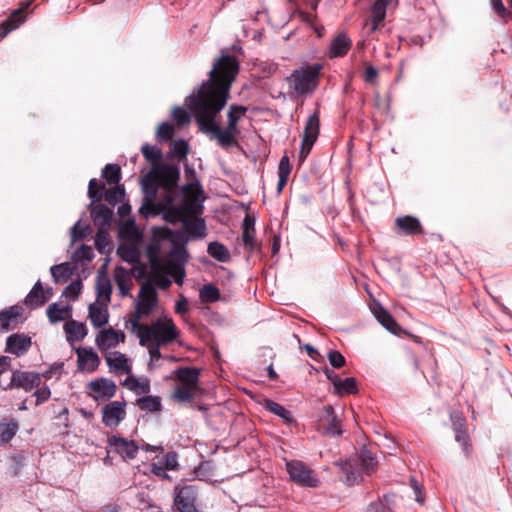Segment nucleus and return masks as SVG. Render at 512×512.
Returning <instances> with one entry per match:
<instances>
[{
	"label": "nucleus",
	"instance_id": "nucleus-38",
	"mask_svg": "<svg viewBox=\"0 0 512 512\" xmlns=\"http://www.w3.org/2000/svg\"><path fill=\"white\" fill-rule=\"evenodd\" d=\"M162 214L167 222L175 224L179 221H184L187 217V208L170 204L166 206Z\"/></svg>",
	"mask_w": 512,
	"mask_h": 512
},
{
	"label": "nucleus",
	"instance_id": "nucleus-43",
	"mask_svg": "<svg viewBox=\"0 0 512 512\" xmlns=\"http://www.w3.org/2000/svg\"><path fill=\"white\" fill-rule=\"evenodd\" d=\"M50 272L55 283L66 282L72 274L70 265L66 262L52 266Z\"/></svg>",
	"mask_w": 512,
	"mask_h": 512
},
{
	"label": "nucleus",
	"instance_id": "nucleus-2",
	"mask_svg": "<svg viewBox=\"0 0 512 512\" xmlns=\"http://www.w3.org/2000/svg\"><path fill=\"white\" fill-rule=\"evenodd\" d=\"M239 72V62L232 55H222L214 63L209 79L201 85L191 98H213L229 95L233 81Z\"/></svg>",
	"mask_w": 512,
	"mask_h": 512
},
{
	"label": "nucleus",
	"instance_id": "nucleus-35",
	"mask_svg": "<svg viewBox=\"0 0 512 512\" xmlns=\"http://www.w3.org/2000/svg\"><path fill=\"white\" fill-rule=\"evenodd\" d=\"M356 465L358 463L361 466L362 471H364L367 475H371L376 471L377 461L375 459L374 454L367 450L363 449L357 460L354 461Z\"/></svg>",
	"mask_w": 512,
	"mask_h": 512
},
{
	"label": "nucleus",
	"instance_id": "nucleus-52",
	"mask_svg": "<svg viewBox=\"0 0 512 512\" xmlns=\"http://www.w3.org/2000/svg\"><path fill=\"white\" fill-rule=\"evenodd\" d=\"M342 471L345 474V482L347 485H354L359 481L360 473L354 468L352 461H347L342 465Z\"/></svg>",
	"mask_w": 512,
	"mask_h": 512
},
{
	"label": "nucleus",
	"instance_id": "nucleus-41",
	"mask_svg": "<svg viewBox=\"0 0 512 512\" xmlns=\"http://www.w3.org/2000/svg\"><path fill=\"white\" fill-rule=\"evenodd\" d=\"M136 405L143 411L157 412L162 409L161 398L158 396H145L136 401Z\"/></svg>",
	"mask_w": 512,
	"mask_h": 512
},
{
	"label": "nucleus",
	"instance_id": "nucleus-61",
	"mask_svg": "<svg viewBox=\"0 0 512 512\" xmlns=\"http://www.w3.org/2000/svg\"><path fill=\"white\" fill-rule=\"evenodd\" d=\"M328 360L333 368L339 369L346 364L344 356L337 350H330L328 353Z\"/></svg>",
	"mask_w": 512,
	"mask_h": 512
},
{
	"label": "nucleus",
	"instance_id": "nucleus-13",
	"mask_svg": "<svg viewBox=\"0 0 512 512\" xmlns=\"http://www.w3.org/2000/svg\"><path fill=\"white\" fill-rule=\"evenodd\" d=\"M157 304L158 293L155 287L150 281L144 282L140 287L136 307L139 308L142 313H146L149 316Z\"/></svg>",
	"mask_w": 512,
	"mask_h": 512
},
{
	"label": "nucleus",
	"instance_id": "nucleus-23",
	"mask_svg": "<svg viewBox=\"0 0 512 512\" xmlns=\"http://www.w3.org/2000/svg\"><path fill=\"white\" fill-rule=\"evenodd\" d=\"M351 46L352 41L350 40V38L346 34L340 33L331 41L329 57H343L351 49Z\"/></svg>",
	"mask_w": 512,
	"mask_h": 512
},
{
	"label": "nucleus",
	"instance_id": "nucleus-44",
	"mask_svg": "<svg viewBox=\"0 0 512 512\" xmlns=\"http://www.w3.org/2000/svg\"><path fill=\"white\" fill-rule=\"evenodd\" d=\"M208 254L220 262H227L230 259L228 249L219 242H212L208 245Z\"/></svg>",
	"mask_w": 512,
	"mask_h": 512
},
{
	"label": "nucleus",
	"instance_id": "nucleus-19",
	"mask_svg": "<svg viewBox=\"0 0 512 512\" xmlns=\"http://www.w3.org/2000/svg\"><path fill=\"white\" fill-rule=\"evenodd\" d=\"M31 338L24 334H12L6 340V351L20 356L26 353L31 347Z\"/></svg>",
	"mask_w": 512,
	"mask_h": 512
},
{
	"label": "nucleus",
	"instance_id": "nucleus-12",
	"mask_svg": "<svg viewBox=\"0 0 512 512\" xmlns=\"http://www.w3.org/2000/svg\"><path fill=\"white\" fill-rule=\"evenodd\" d=\"M398 0H376L371 7L370 17L365 26L369 29V33H373L380 27H383V21L386 17V10L390 7H395Z\"/></svg>",
	"mask_w": 512,
	"mask_h": 512
},
{
	"label": "nucleus",
	"instance_id": "nucleus-57",
	"mask_svg": "<svg viewBox=\"0 0 512 512\" xmlns=\"http://www.w3.org/2000/svg\"><path fill=\"white\" fill-rule=\"evenodd\" d=\"M170 258L175 264H183L187 261L188 254L184 246H175L170 252Z\"/></svg>",
	"mask_w": 512,
	"mask_h": 512
},
{
	"label": "nucleus",
	"instance_id": "nucleus-46",
	"mask_svg": "<svg viewBox=\"0 0 512 512\" xmlns=\"http://www.w3.org/2000/svg\"><path fill=\"white\" fill-rule=\"evenodd\" d=\"M125 197V189L123 185H118L115 188H111L104 191L103 198L112 206L122 202Z\"/></svg>",
	"mask_w": 512,
	"mask_h": 512
},
{
	"label": "nucleus",
	"instance_id": "nucleus-9",
	"mask_svg": "<svg viewBox=\"0 0 512 512\" xmlns=\"http://www.w3.org/2000/svg\"><path fill=\"white\" fill-rule=\"evenodd\" d=\"M320 131V116L319 111L316 110L307 119L304 127L301 149L299 152V161L302 163L310 154L314 143L316 142Z\"/></svg>",
	"mask_w": 512,
	"mask_h": 512
},
{
	"label": "nucleus",
	"instance_id": "nucleus-64",
	"mask_svg": "<svg viewBox=\"0 0 512 512\" xmlns=\"http://www.w3.org/2000/svg\"><path fill=\"white\" fill-rule=\"evenodd\" d=\"M163 465L167 470H177L179 467L177 453L168 452L164 457Z\"/></svg>",
	"mask_w": 512,
	"mask_h": 512
},
{
	"label": "nucleus",
	"instance_id": "nucleus-34",
	"mask_svg": "<svg viewBox=\"0 0 512 512\" xmlns=\"http://www.w3.org/2000/svg\"><path fill=\"white\" fill-rule=\"evenodd\" d=\"M97 299H103L104 303L111 300L112 286L110 279L102 272H99L96 283Z\"/></svg>",
	"mask_w": 512,
	"mask_h": 512
},
{
	"label": "nucleus",
	"instance_id": "nucleus-16",
	"mask_svg": "<svg viewBox=\"0 0 512 512\" xmlns=\"http://www.w3.org/2000/svg\"><path fill=\"white\" fill-rule=\"evenodd\" d=\"M76 354L79 371L91 373L98 368L100 358L91 347H79Z\"/></svg>",
	"mask_w": 512,
	"mask_h": 512
},
{
	"label": "nucleus",
	"instance_id": "nucleus-8",
	"mask_svg": "<svg viewBox=\"0 0 512 512\" xmlns=\"http://www.w3.org/2000/svg\"><path fill=\"white\" fill-rule=\"evenodd\" d=\"M198 493L193 485L174 488L173 508L176 512H201L198 508Z\"/></svg>",
	"mask_w": 512,
	"mask_h": 512
},
{
	"label": "nucleus",
	"instance_id": "nucleus-51",
	"mask_svg": "<svg viewBox=\"0 0 512 512\" xmlns=\"http://www.w3.org/2000/svg\"><path fill=\"white\" fill-rule=\"evenodd\" d=\"M146 313H142L139 308L135 306L134 312L130 313L127 323L131 325V331L137 333V337L142 333V327L146 324H141L140 321L143 317H147Z\"/></svg>",
	"mask_w": 512,
	"mask_h": 512
},
{
	"label": "nucleus",
	"instance_id": "nucleus-24",
	"mask_svg": "<svg viewBox=\"0 0 512 512\" xmlns=\"http://www.w3.org/2000/svg\"><path fill=\"white\" fill-rule=\"evenodd\" d=\"M374 315L378 322L392 334L400 335L403 332L402 327L396 322L393 316L383 307L379 306L377 309H375Z\"/></svg>",
	"mask_w": 512,
	"mask_h": 512
},
{
	"label": "nucleus",
	"instance_id": "nucleus-28",
	"mask_svg": "<svg viewBox=\"0 0 512 512\" xmlns=\"http://www.w3.org/2000/svg\"><path fill=\"white\" fill-rule=\"evenodd\" d=\"M64 331L67 341L70 343L74 340L82 341L87 335L86 325L75 320L67 321L64 325Z\"/></svg>",
	"mask_w": 512,
	"mask_h": 512
},
{
	"label": "nucleus",
	"instance_id": "nucleus-60",
	"mask_svg": "<svg viewBox=\"0 0 512 512\" xmlns=\"http://www.w3.org/2000/svg\"><path fill=\"white\" fill-rule=\"evenodd\" d=\"M109 234L107 228H98L95 236V245L100 252H103L108 245Z\"/></svg>",
	"mask_w": 512,
	"mask_h": 512
},
{
	"label": "nucleus",
	"instance_id": "nucleus-54",
	"mask_svg": "<svg viewBox=\"0 0 512 512\" xmlns=\"http://www.w3.org/2000/svg\"><path fill=\"white\" fill-rule=\"evenodd\" d=\"M366 512H392L390 497L384 496L383 500L371 503Z\"/></svg>",
	"mask_w": 512,
	"mask_h": 512
},
{
	"label": "nucleus",
	"instance_id": "nucleus-37",
	"mask_svg": "<svg viewBox=\"0 0 512 512\" xmlns=\"http://www.w3.org/2000/svg\"><path fill=\"white\" fill-rule=\"evenodd\" d=\"M115 282L120 290V293L123 297L130 295V290L132 288V280L127 274V271L123 267H117L115 270Z\"/></svg>",
	"mask_w": 512,
	"mask_h": 512
},
{
	"label": "nucleus",
	"instance_id": "nucleus-63",
	"mask_svg": "<svg viewBox=\"0 0 512 512\" xmlns=\"http://www.w3.org/2000/svg\"><path fill=\"white\" fill-rule=\"evenodd\" d=\"M172 117L178 125H185L190 122V116L182 107H175L172 111Z\"/></svg>",
	"mask_w": 512,
	"mask_h": 512
},
{
	"label": "nucleus",
	"instance_id": "nucleus-5",
	"mask_svg": "<svg viewBox=\"0 0 512 512\" xmlns=\"http://www.w3.org/2000/svg\"><path fill=\"white\" fill-rule=\"evenodd\" d=\"M147 178H153L164 191L167 203H174L177 196L178 182L180 180V169L176 165L162 164L159 167H151Z\"/></svg>",
	"mask_w": 512,
	"mask_h": 512
},
{
	"label": "nucleus",
	"instance_id": "nucleus-29",
	"mask_svg": "<svg viewBox=\"0 0 512 512\" xmlns=\"http://www.w3.org/2000/svg\"><path fill=\"white\" fill-rule=\"evenodd\" d=\"M46 313L51 323H58L71 318L72 308L70 305L60 306L58 303H52L48 306Z\"/></svg>",
	"mask_w": 512,
	"mask_h": 512
},
{
	"label": "nucleus",
	"instance_id": "nucleus-53",
	"mask_svg": "<svg viewBox=\"0 0 512 512\" xmlns=\"http://www.w3.org/2000/svg\"><path fill=\"white\" fill-rule=\"evenodd\" d=\"M91 232L89 225H81L80 221L71 228V240L73 242L86 238Z\"/></svg>",
	"mask_w": 512,
	"mask_h": 512
},
{
	"label": "nucleus",
	"instance_id": "nucleus-39",
	"mask_svg": "<svg viewBox=\"0 0 512 512\" xmlns=\"http://www.w3.org/2000/svg\"><path fill=\"white\" fill-rule=\"evenodd\" d=\"M141 152L144 158L151 163V167H159L162 163L163 154L161 149L151 146L149 144H145L141 148Z\"/></svg>",
	"mask_w": 512,
	"mask_h": 512
},
{
	"label": "nucleus",
	"instance_id": "nucleus-14",
	"mask_svg": "<svg viewBox=\"0 0 512 512\" xmlns=\"http://www.w3.org/2000/svg\"><path fill=\"white\" fill-rule=\"evenodd\" d=\"M40 381V376L37 373L16 370L12 373L10 382L2 388L4 390L22 388L25 391H31L34 387L39 386Z\"/></svg>",
	"mask_w": 512,
	"mask_h": 512
},
{
	"label": "nucleus",
	"instance_id": "nucleus-17",
	"mask_svg": "<svg viewBox=\"0 0 512 512\" xmlns=\"http://www.w3.org/2000/svg\"><path fill=\"white\" fill-rule=\"evenodd\" d=\"M108 443L123 459H134L139 450V447L134 440H127L116 435L109 437Z\"/></svg>",
	"mask_w": 512,
	"mask_h": 512
},
{
	"label": "nucleus",
	"instance_id": "nucleus-48",
	"mask_svg": "<svg viewBox=\"0 0 512 512\" xmlns=\"http://www.w3.org/2000/svg\"><path fill=\"white\" fill-rule=\"evenodd\" d=\"M118 256L128 263H135L138 261L139 253L134 246L120 245L117 249Z\"/></svg>",
	"mask_w": 512,
	"mask_h": 512
},
{
	"label": "nucleus",
	"instance_id": "nucleus-6",
	"mask_svg": "<svg viewBox=\"0 0 512 512\" xmlns=\"http://www.w3.org/2000/svg\"><path fill=\"white\" fill-rule=\"evenodd\" d=\"M321 70L322 66L320 64L307 65L294 70L287 77L289 88L298 96L312 93L319 84Z\"/></svg>",
	"mask_w": 512,
	"mask_h": 512
},
{
	"label": "nucleus",
	"instance_id": "nucleus-30",
	"mask_svg": "<svg viewBox=\"0 0 512 512\" xmlns=\"http://www.w3.org/2000/svg\"><path fill=\"white\" fill-rule=\"evenodd\" d=\"M158 252V247L151 246L148 249V258L152 275L170 273L171 267L169 266V261L165 263L161 258L158 257Z\"/></svg>",
	"mask_w": 512,
	"mask_h": 512
},
{
	"label": "nucleus",
	"instance_id": "nucleus-32",
	"mask_svg": "<svg viewBox=\"0 0 512 512\" xmlns=\"http://www.w3.org/2000/svg\"><path fill=\"white\" fill-rule=\"evenodd\" d=\"M264 407L270 413H273V414L279 416L285 424H287V425L296 424V421L293 418L291 412L288 411L285 407H283L279 403H277L273 400L267 399L264 403Z\"/></svg>",
	"mask_w": 512,
	"mask_h": 512
},
{
	"label": "nucleus",
	"instance_id": "nucleus-26",
	"mask_svg": "<svg viewBox=\"0 0 512 512\" xmlns=\"http://www.w3.org/2000/svg\"><path fill=\"white\" fill-rule=\"evenodd\" d=\"M47 302V297L44 296V287L41 281H37L28 295L26 296L24 303L30 309H36L43 306Z\"/></svg>",
	"mask_w": 512,
	"mask_h": 512
},
{
	"label": "nucleus",
	"instance_id": "nucleus-62",
	"mask_svg": "<svg viewBox=\"0 0 512 512\" xmlns=\"http://www.w3.org/2000/svg\"><path fill=\"white\" fill-rule=\"evenodd\" d=\"M345 392L346 394H355L357 393V382L354 378H346L345 380H341V384L339 386L338 394Z\"/></svg>",
	"mask_w": 512,
	"mask_h": 512
},
{
	"label": "nucleus",
	"instance_id": "nucleus-33",
	"mask_svg": "<svg viewBox=\"0 0 512 512\" xmlns=\"http://www.w3.org/2000/svg\"><path fill=\"white\" fill-rule=\"evenodd\" d=\"M117 331L113 328L101 331L96 337V344L100 349L115 348L119 343Z\"/></svg>",
	"mask_w": 512,
	"mask_h": 512
},
{
	"label": "nucleus",
	"instance_id": "nucleus-20",
	"mask_svg": "<svg viewBox=\"0 0 512 512\" xmlns=\"http://www.w3.org/2000/svg\"><path fill=\"white\" fill-rule=\"evenodd\" d=\"M107 304L98 301L90 304L88 317L95 328H100L108 323Z\"/></svg>",
	"mask_w": 512,
	"mask_h": 512
},
{
	"label": "nucleus",
	"instance_id": "nucleus-55",
	"mask_svg": "<svg viewBox=\"0 0 512 512\" xmlns=\"http://www.w3.org/2000/svg\"><path fill=\"white\" fill-rule=\"evenodd\" d=\"M17 424L8 423L0 425V441L8 443L16 434Z\"/></svg>",
	"mask_w": 512,
	"mask_h": 512
},
{
	"label": "nucleus",
	"instance_id": "nucleus-7",
	"mask_svg": "<svg viewBox=\"0 0 512 512\" xmlns=\"http://www.w3.org/2000/svg\"><path fill=\"white\" fill-rule=\"evenodd\" d=\"M286 470L290 479L300 486L316 488L320 484L315 471L300 460L287 461Z\"/></svg>",
	"mask_w": 512,
	"mask_h": 512
},
{
	"label": "nucleus",
	"instance_id": "nucleus-56",
	"mask_svg": "<svg viewBox=\"0 0 512 512\" xmlns=\"http://www.w3.org/2000/svg\"><path fill=\"white\" fill-rule=\"evenodd\" d=\"M188 152H189L188 144L185 140L179 139V140L174 141V143L172 145L171 153L175 157L179 158L180 160L184 159V158H186Z\"/></svg>",
	"mask_w": 512,
	"mask_h": 512
},
{
	"label": "nucleus",
	"instance_id": "nucleus-11",
	"mask_svg": "<svg viewBox=\"0 0 512 512\" xmlns=\"http://www.w3.org/2000/svg\"><path fill=\"white\" fill-rule=\"evenodd\" d=\"M87 394L95 401H106L113 398L117 391V386L113 380L101 377L90 381L87 384Z\"/></svg>",
	"mask_w": 512,
	"mask_h": 512
},
{
	"label": "nucleus",
	"instance_id": "nucleus-10",
	"mask_svg": "<svg viewBox=\"0 0 512 512\" xmlns=\"http://www.w3.org/2000/svg\"><path fill=\"white\" fill-rule=\"evenodd\" d=\"M317 430L326 436H340L342 434L341 421L331 405L323 406L319 411Z\"/></svg>",
	"mask_w": 512,
	"mask_h": 512
},
{
	"label": "nucleus",
	"instance_id": "nucleus-31",
	"mask_svg": "<svg viewBox=\"0 0 512 512\" xmlns=\"http://www.w3.org/2000/svg\"><path fill=\"white\" fill-rule=\"evenodd\" d=\"M25 8L15 10L3 23L0 25V36L5 37L8 33L18 28L24 21Z\"/></svg>",
	"mask_w": 512,
	"mask_h": 512
},
{
	"label": "nucleus",
	"instance_id": "nucleus-59",
	"mask_svg": "<svg viewBox=\"0 0 512 512\" xmlns=\"http://www.w3.org/2000/svg\"><path fill=\"white\" fill-rule=\"evenodd\" d=\"M202 202L203 200H185V204L182 207L187 208V217L201 213L203 209Z\"/></svg>",
	"mask_w": 512,
	"mask_h": 512
},
{
	"label": "nucleus",
	"instance_id": "nucleus-21",
	"mask_svg": "<svg viewBox=\"0 0 512 512\" xmlns=\"http://www.w3.org/2000/svg\"><path fill=\"white\" fill-rule=\"evenodd\" d=\"M242 242L244 246L252 253L258 244L255 240V219L246 215L242 224Z\"/></svg>",
	"mask_w": 512,
	"mask_h": 512
},
{
	"label": "nucleus",
	"instance_id": "nucleus-27",
	"mask_svg": "<svg viewBox=\"0 0 512 512\" xmlns=\"http://www.w3.org/2000/svg\"><path fill=\"white\" fill-rule=\"evenodd\" d=\"M23 314V308L20 306H11L0 312V330L8 331L13 328L12 323H16L17 318Z\"/></svg>",
	"mask_w": 512,
	"mask_h": 512
},
{
	"label": "nucleus",
	"instance_id": "nucleus-42",
	"mask_svg": "<svg viewBox=\"0 0 512 512\" xmlns=\"http://www.w3.org/2000/svg\"><path fill=\"white\" fill-rule=\"evenodd\" d=\"M142 190L144 193L143 199L156 200L158 191L161 188L153 178H147V174L141 179Z\"/></svg>",
	"mask_w": 512,
	"mask_h": 512
},
{
	"label": "nucleus",
	"instance_id": "nucleus-4",
	"mask_svg": "<svg viewBox=\"0 0 512 512\" xmlns=\"http://www.w3.org/2000/svg\"><path fill=\"white\" fill-rule=\"evenodd\" d=\"M179 335L180 332L171 318L157 319L151 325L142 327L139 343L140 345H148V343L153 342L158 345H167L176 341Z\"/></svg>",
	"mask_w": 512,
	"mask_h": 512
},
{
	"label": "nucleus",
	"instance_id": "nucleus-36",
	"mask_svg": "<svg viewBox=\"0 0 512 512\" xmlns=\"http://www.w3.org/2000/svg\"><path fill=\"white\" fill-rule=\"evenodd\" d=\"M185 231L192 237L200 238L205 235V222L203 219L186 217L183 221Z\"/></svg>",
	"mask_w": 512,
	"mask_h": 512
},
{
	"label": "nucleus",
	"instance_id": "nucleus-50",
	"mask_svg": "<svg viewBox=\"0 0 512 512\" xmlns=\"http://www.w3.org/2000/svg\"><path fill=\"white\" fill-rule=\"evenodd\" d=\"M105 184L98 182L97 179H91L88 185V197L92 202H99L103 198Z\"/></svg>",
	"mask_w": 512,
	"mask_h": 512
},
{
	"label": "nucleus",
	"instance_id": "nucleus-47",
	"mask_svg": "<svg viewBox=\"0 0 512 512\" xmlns=\"http://www.w3.org/2000/svg\"><path fill=\"white\" fill-rule=\"evenodd\" d=\"M102 176L106 179L108 184L117 185L121 180V168L117 164H107L102 170Z\"/></svg>",
	"mask_w": 512,
	"mask_h": 512
},
{
	"label": "nucleus",
	"instance_id": "nucleus-25",
	"mask_svg": "<svg viewBox=\"0 0 512 512\" xmlns=\"http://www.w3.org/2000/svg\"><path fill=\"white\" fill-rule=\"evenodd\" d=\"M170 204L171 203L166 202L165 196H163L162 200L159 202H156V200L143 199L139 213L146 219L149 217L158 216L162 214L166 206Z\"/></svg>",
	"mask_w": 512,
	"mask_h": 512
},
{
	"label": "nucleus",
	"instance_id": "nucleus-45",
	"mask_svg": "<svg viewBox=\"0 0 512 512\" xmlns=\"http://www.w3.org/2000/svg\"><path fill=\"white\" fill-rule=\"evenodd\" d=\"M182 193L185 200L195 199L204 201L205 199L203 189L198 181L185 184L182 187Z\"/></svg>",
	"mask_w": 512,
	"mask_h": 512
},
{
	"label": "nucleus",
	"instance_id": "nucleus-1",
	"mask_svg": "<svg viewBox=\"0 0 512 512\" xmlns=\"http://www.w3.org/2000/svg\"><path fill=\"white\" fill-rule=\"evenodd\" d=\"M228 98L229 95L204 99L191 98L188 103L199 130L208 135L211 140H215L223 149L238 145L237 137L240 134L238 123L247 112V107L232 104L227 112V125L222 128L216 118L225 107Z\"/></svg>",
	"mask_w": 512,
	"mask_h": 512
},
{
	"label": "nucleus",
	"instance_id": "nucleus-49",
	"mask_svg": "<svg viewBox=\"0 0 512 512\" xmlns=\"http://www.w3.org/2000/svg\"><path fill=\"white\" fill-rule=\"evenodd\" d=\"M200 299L204 303H213L220 299V291L212 284H207L200 290Z\"/></svg>",
	"mask_w": 512,
	"mask_h": 512
},
{
	"label": "nucleus",
	"instance_id": "nucleus-15",
	"mask_svg": "<svg viewBox=\"0 0 512 512\" xmlns=\"http://www.w3.org/2000/svg\"><path fill=\"white\" fill-rule=\"evenodd\" d=\"M126 402L112 401L102 408V422L107 427H117L126 416Z\"/></svg>",
	"mask_w": 512,
	"mask_h": 512
},
{
	"label": "nucleus",
	"instance_id": "nucleus-3",
	"mask_svg": "<svg viewBox=\"0 0 512 512\" xmlns=\"http://www.w3.org/2000/svg\"><path fill=\"white\" fill-rule=\"evenodd\" d=\"M177 384L171 398L178 403H188L201 392L199 386L200 369L197 367H178L173 371Z\"/></svg>",
	"mask_w": 512,
	"mask_h": 512
},
{
	"label": "nucleus",
	"instance_id": "nucleus-58",
	"mask_svg": "<svg viewBox=\"0 0 512 512\" xmlns=\"http://www.w3.org/2000/svg\"><path fill=\"white\" fill-rule=\"evenodd\" d=\"M156 135H157V138L160 140L167 141V140L172 139V137L174 135L173 125L168 122L161 123L157 129Z\"/></svg>",
	"mask_w": 512,
	"mask_h": 512
},
{
	"label": "nucleus",
	"instance_id": "nucleus-22",
	"mask_svg": "<svg viewBox=\"0 0 512 512\" xmlns=\"http://www.w3.org/2000/svg\"><path fill=\"white\" fill-rule=\"evenodd\" d=\"M91 217L95 226L107 228L111 224L113 211L104 204H97L91 208Z\"/></svg>",
	"mask_w": 512,
	"mask_h": 512
},
{
	"label": "nucleus",
	"instance_id": "nucleus-40",
	"mask_svg": "<svg viewBox=\"0 0 512 512\" xmlns=\"http://www.w3.org/2000/svg\"><path fill=\"white\" fill-rule=\"evenodd\" d=\"M108 366L115 371L129 372L130 367L128 365V359L125 354L120 352H114L113 355L106 357Z\"/></svg>",
	"mask_w": 512,
	"mask_h": 512
},
{
	"label": "nucleus",
	"instance_id": "nucleus-18",
	"mask_svg": "<svg viewBox=\"0 0 512 512\" xmlns=\"http://www.w3.org/2000/svg\"><path fill=\"white\" fill-rule=\"evenodd\" d=\"M396 227L407 236L423 235L424 229L418 218L410 215L398 217L395 220Z\"/></svg>",
	"mask_w": 512,
	"mask_h": 512
}]
</instances>
